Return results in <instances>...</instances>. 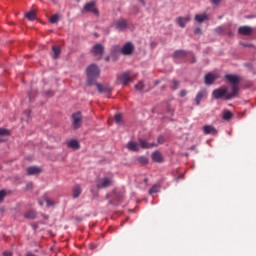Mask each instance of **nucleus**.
I'll use <instances>...</instances> for the list:
<instances>
[{
    "label": "nucleus",
    "mask_w": 256,
    "mask_h": 256,
    "mask_svg": "<svg viewBox=\"0 0 256 256\" xmlns=\"http://www.w3.org/2000/svg\"><path fill=\"white\" fill-rule=\"evenodd\" d=\"M225 79H227L228 83L231 84L232 92L228 93L226 96L227 101H230V99L239 95V83H241V77L238 75L227 74Z\"/></svg>",
    "instance_id": "nucleus-1"
},
{
    "label": "nucleus",
    "mask_w": 256,
    "mask_h": 256,
    "mask_svg": "<svg viewBox=\"0 0 256 256\" xmlns=\"http://www.w3.org/2000/svg\"><path fill=\"white\" fill-rule=\"evenodd\" d=\"M101 71L99 70V67L95 64H91L88 66L86 70L87 75V85L91 87V85H95L97 83V77H99Z\"/></svg>",
    "instance_id": "nucleus-2"
},
{
    "label": "nucleus",
    "mask_w": 256,
    "mask_h": 256,
    "mask_svg": "<svg viewBox=\"0 0 256 256\" xmlns=\"http://www.w3.org/2000/svg\"><path fill=\"white\" fill-rule=\"evenodd\" d=\"M137 75L131 74V72H123L118 76V81L121 85H129Z\"/></svg>",
    "instance_id": "nucleus-3"
},
{
    "label": "nucleus",
    "mask_w": 256,
    "mask_h": 256,
    "mask_svg": "<svg viewBox=\"0 0 256 256\" xmlns=\"http://www.w3.org/2000/svg\"><path fill=\"white\" fill-rule=\"evenodd\" d=\"M120 53L126 57H131V55L135 53V44L132 42L125 43L121 48Z\"/></svg>",
    "instance_id": "nucleus-4"
},
{
    "label": "nucleus",
    "mask_w": 256,
    "mask_h": 256,
    "mask_svg": "<svg viewBox=\"0 0 256 256\" xmlns=\"http://www.w3.org/2000/svg\"><path fill=\"white\" fill-rule=\"evenodd\" d=\"M82 13H93L99 17V10L95 7V1L88 2L84 5Z\"/></svg>",
    "instance_id": "nucleus-5"
},
{
    "label": "nucleus",
    "mask_w": 256,
    "mask_h": 256,
    "mask_svg": "<svg viewBox=\"0 0 256 256\" xmlns=\"http://www.w3.org/2000/svg\"><path fill=\"white\" fill-rule=\"evenodd\" d=\"M113 185V178L104 177L97 181L96 187L97 189H107V187H111Z\"/></svg>",
    "instance_id": "nucleus-6"
},
{
    "label": "nucleus",
    "mask_w": 256,
    "mask_h": 256,
    "mask_svg": "<svg viewBox=\"0 0 256 256\" xmlns=\"http://www.w3.org/2000/svg\"><path fill=\"white\" fill-rule=\"evenodd\" d=\"M229 93H227V87L225 86H222L218 89H215L213 92H212V95L214 97V99H223V97H225V99L227 100V95Z\"/></svg>",
    "instance_id": "nucleus-7"
},
{
    "label": "nucleus",
    "mask_w": 256,
    "mask_h": 256,
    "mask_svg": "<svg viewBox=\"0 0 256 256\" xmlns=\"http://www.w3.org/2000/svg\"><path fill=\"white\" fill-rule=\"evenodd\" d=\"M113 25H114V29H116V31H125V29H127V27H129V23H127V20H125V19H118V20L114 21Z\"/></svg>",
    "instance_id": "nucleus-8"
},
{
    "label": "nucleus",
    "mask_w": 256,
    "mask_h": 256,
    "mask_svg": "<svg viewBox=\"0 0 256 256\" xmlns=\"http://www.w3.org/2000/svg\"><path fill=\"white\" fill-rule=\"evenodd\" d=\"M82 121H83V116L81 115V112H76L72 114V125L74 129H79V127H81Z\"/></svg>",
    "instance_id": "nucleus-9"
},
{
    "label": "nucleus",
    "mask_w": 256,
    "mask_h": 256,
    "mask_svg": "<svg viewBox=\"0 0 256 256\" xmlns=\"http://www.w3.org/2000/svg\"><path fill=\"white\" fill-rule=\"evenodd\" d=\"M92 53L93 55H96V57H100L99 59H101V57H103V53H105V46H103L102 44L94 45L92 48Z\"/></svg>",
    "instance_id": "nucleus-10"
},
{
    "label": "nucleus",
    "mask_w": 256,
    "mask_h": 256,
    "mask_svg": "<svg viewBox=\"0 0 256 256\" xmlns=\"http://www.w3.org/2000/svg\"><path fill=\"white\" fill-rule=\"evenodd\" d=\"M113 200L109 202L110 205H117L120 201H123L125 195L121 192L113 191L112 193Z\"/></svg>",
    "instance_id": "nucleus-11"
},
{
    "label": "nucleus",
    "mask_w": 256,
    "mask_h": 256,
    "mask_svg": "<svg viewBox=\"0 0 256 256\" xmlns=\"http://www.w3.org/2000/svg\"><path fill=\"white\" fill-rule=\"evenodd\" d=\"M139 144L141 149H152V147H157V143H149L141 138L139 139Z\"/></svg>",
    "instance_id": "nucleus-12"
},
{
    "label": "nucleus",
    "mask_w": 256,
    "mask_h": 256,
    "mask_svg": "<svg viewBox=\"0 0 256 256\" xmlns=\"http://www.w3.org/2000/svg\"><path fill=\"white\" fill-rule=\"evenodd\" d=\"M66 145L69 149H74V151H77V149H81V144H79V141L75 139L69 140Z\"/></svg>",
    "instance_id": "nucleus-13"
},
{
    "label": "nucleus",
    "mask_w": 256,
    "mask_h": 256,
    "mask_svg": "<svg viewBox=\"0 0 256 256\" xmlns=\"http://www.w3.org/2000/svg\"><path fill=\"white\" fill-rule=\"evenodd\" d=\"M204 135H217V129L212 125H205L203 127Z\"/></svg>",
    "instance_id": "nucleus-14"
},
{
    "label": "nucleus",
    "mask_w": 256,
    "mask_h": 256,
    "mask_svg": "<svg viewBox=\"0 0 256 256\" xmlns=\"http://www.w3.org/2000/svg\"><path fill=\"white\" fill-rule=\"evenodd\" d=\"M96 87H97V90L99 91V93H107L108 95H111V87L109 86H103L102 84H99L96 82Z\"/></svg>",
    "instance_id": "nucleus-15"
},
{
    "label": "nucleus",
    "mask_w": 256,
    "mask_h": 256,
    "mask_svg": "<svg viewBox=\"0 0 256 256\" xmlns=\"http://www.w3.org/2000/svg\"><path fill=\"white\" fill-rule=\"evenodd\" d=\"M238 33L240 35H251V33H253V28L249 26H242L238 29Z\"/></svg>",
    "instance_id": "nucleus-16"
},
{
    "label": "nucleus",
    "mask_w": 256,
    "mask_h": 256,
    "mask_svg": "<svg viewBox=\"0 0 256 256\" xmlns=\"http://www.w3.org/2000/svg\"><path fill=\"white\" fill-rule=\"evenodd\" d=\"M178 21V25L184 29V27L187 25V23H189V21H191V17L186 16V17H178L177 19Z\"/></svg>",
    "instance_id": "nucleus-17"
},
{
    "label": "nucleus",
    "mask_w": 256,
    "mask_h": 256,
    "mask_svg": "<svg viewBox=\"0 0 256 256\" xmlns=\"http://www.w3.org/2000/svg\"><path fill=\"white\" fill-rule=\"evenodd\" d=\"M207 96V91L205 90H201L197 93L196 98H195V102L196 105H201V101L203 100L204 97Z\"/></svg>",
    "instance_id": "nucleus-18"
},
{
    "label": "nucleus",
    "mask_w": 256,
    "mask_h": 256,
    "mask_svg": "<svg viewBox=\"0 0 256 256\" xmlns=\"http://www.w3.org/2000/svg\"><path fill=\"white\" fill-rule=\"evenodd\" d=\"M27 175H39L41 173V168L37 166H30L27 168Z\"/></svg>",
    "instance_id": "nucleus-19"
},
{
    "label": "nucleus",
    "mask_w": 256,
    "mask_h": 256,
    "mask_svg": "<svg viewBox=\"0 0 256 256\" xmlns=\"http://www.w3.org/2000/svg\"><path fill=\"white\" fill-rule=\"evenodd\" d=\"M127 149H129V151L138 152L140 149V145L137 142L130 141L127 143Z\"/></svg>",
    "instance_id": "nucleus-20"
},
{
    "label": "nucleus",
    "mask_w": 256,
    "mask_h": 256,
    "mask_svg": "<svg viewBox=\"0 0 256 256\" xmlns=\"http://www.w3.org/2000/svg\"><path fill=\"white\" fill-rule=\"evenodd\" d=\"M152 160L155 161V163H163V155H161V152L155 151L152 153Z\"/></svg>",
    "instance_id": "nucleus-21"
},
{
    "label": "nucleus",
    "mask_w": 256,
    "mask_h": 256,
    "mask_svg": "<svg viewBox=\"0 0 256 256\" xmlns=\"http://www.w3.org/2000/svg\"><path fill=\"white\" fill-rule=\"evenodd\" d=\"M82 191L83 189H81V186L79 184L75 185L72 190V197L74 199H77L81 195Z\"/></svg>",
    "instance_id": "nucleus-22"
},
{
    "label": "nucleus",
    "mask_w": 256,
    "mask_h": 256,
    "mask_svg": "<svg viewBox=\"0 0 256 256\" xmlns=\"http://www.w3.org/2000/svg\"><path fill=\"white\" fill-rule=\"evenodd\" d=\"M215 82V75L208 73L205 75V84L206 85H213Z\"/></svg>",
    "instance_id": "nucleus-23"
},
{
    "label": "nucleus",
    "mask_w": 256,
    "mask_h": 256,
    "mask_svg": "<svg viewBox=\"0 0 256 256\" xmlns=\"http://www.w3.org/2000/svg\"><path fill=\"white\" fill-rule=\"evenodd\" d=\"M25 219H36L37 218V211L35 210H28L26 213H24Z\"/></svg>",
    "instance_id": "nucleus-24"
},
{
    "label": "nucleus",
    "mask_w": 256,
    "mask_h": 256,
    "mask_svg": "<svg viewBox=\"0 0 256 256\" xmlns=\"http://www.w3.org/2000/svg\"><path fill=\"white\" fill-rule=\"evenodd\" d=\"M209 20V16L207 14H197L195 16V21H197L198 23H203V21H208Z\"/></svg>",
    "instance_id": "nucleus-25"
},
{
    "label": "nucleus",
    "mask_w": 256,
    "mask_h": 256,
    "mask_svg": "<svg viewBox=\"0 0 256 256\" xmlns=\"http://www.w3.org/2000/svg\"><path fill=\"white\" fill-rule=\"evenodd\" d=\"M136 161L140 165H148L149 164V158H147V156H138L136 158Z\"/></svg>",
    "instance_id": "nucleus-26"
},
{
    "label": "nucleus",
    "mask_w": 256,
    "mask_h": 256,
    "mask_svg": "<svg viewBox=\"0 0 256 256\" xmlns=\"http://www.w3.org/2000/svg\"><path fill=\"white\" fill-rule=\"evenodd\" d=\"M52 51L54 53L53 58L54 59H59V56L61 55V47H59V46H52Z\"/></svg>",
    "instance_id": "nucleus-27"
},
{
    "label": "nucleus",
    "mask_w": 256,
    "mask_h": 256,
    "mask_svg": "<svg viewBox=\"0 0 256 256\" xmlns=\"http://www.w3.org/2000/svg\"><path fill=\"white\" fill-rule=\"evenodd\" d=\"M26 19H29V21H35L37 19V14H35V11H30L25 14Z\"/></svg>",
    "instance_id": "nucleus-28"
},
{
    "label": "nucleus",
    "mask_w": 256,
    "mask_h": 256,
    "mask_svg": "<svg viewBox=\"0 0 256 256\" xmlns=\"http://www.w3.org/2000/svg\"><path fill=\"white\" fill-rule=\"evenodd\" d=\"M223 119H224V121H231V119H233V113L229 110L224 111Z\"/></svg>",
    "instance_id": "nucleus-29"
},
{
    "label": "nucleus",
    "mask_w": 256,
    "mask_h": 256,
    "mask_svg": "<svg viewBox=\"0 0 256 256\" xmlns=\"http://www.w3.org/2000/svg\"><path fill=\"white\" fill-rule=\"evenodd\" d=\"M185 55H187V53L183 50H178L174 52V57L176 59H181V57H185Z\"/></svg>",
    "instance_id": "nucleus-30"
},
{
    "label": "nucleus",
    "mask_w": 256,
    "mask_h": 256,
    "mask_svg": "<svg viewBox=\"0 0 256 256\" xmlns=\"http://www.w3.org/2000/svg\"><path fill=\"white\" fill-rule=\"evenodd\" d=\"M171 89H173V91L179 89V85H181V82L179 80H172L171 81Z\"/></svg>",
    "instance_id": "nucleus-31"
},
{
    "label": "nucleus",
    "mask_w": 256,
    "mask_h": 256,
    "mask_svg": "<svg viewBox=\"0 0 256 256\" xmlns=\"http://www.w3.org/2000/svg\"><path fill=\"white\" fill-rule=\"evenodd\" d=\"M117 53H121V47L119 45H114L111 48V54L112 55H117Z\"/></svg>",
    "instance_id": "nucleus-32"
},
{
    "label": "nucleus",
    "mask_w": 256,
    "mask_h": 256,
    "mask_svg": "<svg viewBox=\"0 0 256 256\" xmlns=\"http://www.w3.org/2000/svg\"><path fill=\"white\" fill-rule=\"evenodd\" d=\"M136 91H143L145 89V83L143 81L138 82V84L135 85Z\"/></svg>",
    "instance_id": "nucleus-33"
},
{
    "label": "nucleus",
    "mask_w": 256,
    "mask_h": 256,
    "mask_svg": "<svg viewBox=\"0 0 256 256\" xmlns=\"http://www.w3.org/2000/svg\"><path fill=\"white\" fill-rule=\"evenodd\" d=\"M114 121L117 125H121V121H123V116L121 114H116L114 116Z\"/></svg>",
    "instance_id": "nucleus-34"
},
{
    "label": "nucleus",
    "mask_w": 256,
    "mask_h": 256,
    "mask_svg": "<svg viewBox=\"0 0 256 256\" xmlns=\"http://www.w3.org/2000/svg\"><path fill=\"white\" fill-rule=\"evenodd\" d=\"M150 195H153V193H159V185L155 184L151 187L149 190Z\"/></svg>",
    "instance_id": "nucleus-35"
},
{
    "label": "nucleus",
    "mask_w": 256,
    "mask_h": 256,
    "mask_svg": "<svg viewBox=\"0 0 256 256\" xmlns=\"http://www.w3.org/2000/svg\"><path fill=\"white\" fill-rule=\"evenodd\" d=\"M59 22V16L57 14H54L50 17V23H58Z\"/></svg>",
    "instance_id": "nucleus-36"
},
{
    "label": "nucleus",
    "mask_w": 256,
    "mask_h": 256,
    "mask_svg": "<svg viewBox=\"0 0 256 256\" xmlns=\"http://www.w3.org/2000/svg\"><path fill=\"white\" fill-rule=\"evenodd\" d=\"M3 135H9V130L3 128L0 129V142L3 141Z\"/></svg>",
    "instance_id": "nucleus-37"
},
{
    "label": "nucleus",
    "mask_w": 256,
    "mask_h": 256,
    "mask_svg": "<svg viewBox=\"0 0 256 256\" xmlns=\"http://www.w3.org/2000/svg\"><path fill=\"white\" fill-rule=\"evenodd\" d=\"M5 195H7V192H5V190L0 191V201H3V199H5Z\"/></svg>",
    "instance_id": "nucleus-38"
},
{
    "label": "nucleus",
    "mask_w": 256,
    "mask_h": 256,
    "mask_svg": "<svg viewBox=\"0 0 256 256\" xmlns=\"http://www.w3.org/2000/svg\"><path fill=\"white\" fill-rule=\"evenodd\" d=\"M26 189H27V191H31V189H33V182L27 183Z\"/></svg>",
    "instance_id": "nucleus-39"
},
{
    "label": "nucleus",
    "mask_w": 256,
    "mask_h": 256,
    "mask_svg": "<svg viewBox=\"0 0 256 256\" xmlns=\"http://www.w3.org/2000/svg\"><path fill=\"white\" fill-rule=\"evenodd\" d=\"M223 31H225V29L223 27L216 28V33H218L219 35H221L223 33Z\"/></svg>",
    "instance_id": "nucleus-40"
},
{
    "label": "nucleus",
    "mask_w": 256,
    "mask_h": 256,
    "mask_svg": "<svg viewBox=\"0 0 256 256\" xmlns=\"http://www.w3.org/2000/svg\"><path fill=\"white\" fill-rule=\"evenodd\" d=\"M157 141H158V143L163 144V143H165V137L159 136Z\"/></svg>",
    "instance_id": "nucleus-41"
},
{
    "label": "nucleus",
    "mask_w": 256,
    "mask_h": 256,
    "mask_svg": "<svg viewBox=\"0 0 256 256\" xmlns=\"http://www.w3.org/2000/svg\"><path fill=\"white\" fill-rule=\"evenodd\" d=\"M46 203L49 207H53V205H55V203H53V200L51 199H46Z\"/></svg>",
    "instance_id": "nucleus-42"
},
{
    "label": "nucleus",
    "mask_w": 256,
    "mask_h": 256,
    "mask_svg": "<svg viewBox=\"0 0 256 256\" xmlns=\"http://www.w3.org/2000/svg\"><path fill=\"white\" fill-rule=\"evenodd\" d=\"M194 33H195L196 35H201V33H202L201 28H196L195 31H194Z\"/></svg>",
    "instance_id": "nucleus-43"
},
{
    "label": "nucleus",
    "mask_w": 256,
    "mask_h": 256,
    "mask_svg": "<svg viewBox=\"0 0 256 256\" xmlns=\"http://www.w3.org/2000/svg\"><path fill=\"white\" fill-rule=\"evenodd\" d=\"M187 95V91L186 90H181L180 91V97H185Z\"/></svg>",
    "instance_id": "nucleus-44"
},
{
    "label": "nucleus",
    "mask_w": 256,
    "mask_h": 256,
    "mask_svg": "<svg viewBox=\"0 0 256 256\" xmlns=\"http://www.w3.org/2000/svg\"><path fill=\"white\" fill-rule=\"evenodd\" d=\"M211 3H213L214 5H219V3H221L222 0H210Z\"/></svg>",
    "instance_id": "nucleus-45"
},
{
    "label": "nucleus",
    "mask_w": 256,
    "mask_h": 256,
    "mask_svg": "<svg viewBox=\"0 0 256 256\" xmlns=\"http://www.w3.org/2000/svg\"><path fill=\"white\" fill-rule=\"evenodd\" d=\"M3 256H13V253H11L9 251H4Z\"/></svg>",
    "instance_id": "nucleus-46"
},
{
    "label": "nucleus",
    "mask_w": 256,
    "mask_h": 256,
    "mask_svg": "<svg viewBox=\"0 0 256 256\" xmlns=\"http://www.w3.org/2000/svg\"><path fill=\"white\" fill-rule=\"evenodd\" d=\"M105 61H106V62H109V61H110V57L107 56V57L105 58Z\"/></svg>",
    "instance_id": "nucleus-47"
},
{
    "label": "nucleus",
    "mask_w": 256,
    "mask_h": 256,
    "mask_svg": "<svg viewBox=\"0 0 256 256\" xmlns=\"http://www.w3.org/2000/svg\"><path fill=\"white\" fill-rule=\"evenodd\" d=\"M28 96H29V99L31 101L33 99V96L31 95V93H29Z\"/></svg>",
    "instance_id": "nucleus-48"
},
{
    "label": "nucleus",
    "mask_w": 256,
    "mask_h": 256,
    "mask_svg": "<svg viewBox=\"0 0 256 256\" xmlns=\"http://www.w3.org/2000/svg\"><path fill=\"white\" fill-rule=\"evenodd\" d=\"M182 177H183V174H181V175L178 177V179H182Z\"/></svg>",
    "instance_id": "nucleus-49"
},
{
    "label": "nucleus",
    "mask_w": 256,
    "mask_h": 256,
    "mask_svg": "<svg viewBox=\"0 0 256 256\" xmlns=\"http://www.w3.org/2000/svg\"><path fill=\"white\" fill-rule=\"evenodd\" d=\"M140 2H142V3H143V5H145V2H143V0H140Z\"/></svg>",
    "instance_id": "nucleus-50"
}]
</instances>
